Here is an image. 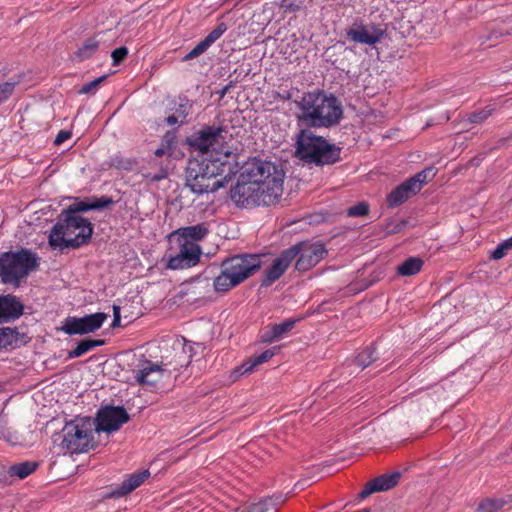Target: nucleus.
Returning <instances> with one entry per match:
<instances>
[{"instance_id": "nucleus-1", "label": "nucleus", "mask_w": 512, "mask_h": 512, "mask_svg": "<svg viewBox=\"0 0 512 512\" xmlns=\"http://www.w3.org/2000/svg\"><path fill=\"white\" fill-rule=\"evenodd\" d=\"M227 133L222 127L205 126L188 139L194 150L207 153L201 160L189 161L187 168V186L192 192L203 194L217 191L239 171L238 154L228 144L223 145Z\"/></svg>"}, {"instance_id": "nucleus-2", "label": "nucleus", "mask_w": 512, "mask_h": 512, "mask_svg": "<svg viewBox=\"0 0 512 512\" xmlns=\"http://www.w3.org/2000/svg\"><path fill=\"white\" fill-rule=\"evenodd\" d=\"M284 178L283 169L274 162L249 159L242 167L231 197L240 207L269 206L282 196Z\"/></svg>"}, {"instance_id": "nucleus-3", "label": "nucleus", "mask_w": 512, "mask_h": 512, "mask_svg": "<svg viewBox=\"0 0 512 512\" xmlns=\"http://www.w3.org/2000/svg\"><path fill=\"white\" fill-rule=\"evenodd\" d=\"M297 106L300 110L298 121L309 128H330L343 117L338 99L320 89L304 93Z\"/></svg>"}, {"instance_id": "nucleus-4", "label": "nucleus", "mask_w": 512, "mask_h": 512, "mask_svg": "<svg viewBox=\"0 0 512 512\" xmlns=\"http://www.w3.org/2000/svg\"><path fill=\"white\" fill-rule=\"evenodd\" d=\"M262 266L258 254L241 253L224 259L213 280L216 292H228L253 276Z\"/></svg>"}, {"instance_id": "nucleus-5", "label": "nucleus", "mask_w": 512, "mask_h": 512, "mask_svg": "<svg viewBox=\"0 0 512 512\" xmlns=\"http://www.w3.org/2000/svg\"><path fill=\"white\" fill-rule=\"evenodd\" d=\"M93 233L91 222L82 216L60 213L58 221L49 233L52 248H79L87 244Z\"/></svg>"}, {"instance_id": "nucleus-6", "label": "nucleus", "mask_w": 512, "mask_h": 512, "mask_svg": "<svg viewBox=\"0 0 512 512\" xmlns=\"http://www.w3.org/2000/svg\"><path fill=\"white\" fill-rule=\"evenodd\" d=\"M341 148L316 135L309 127L296 136L295 156L308 164L331 165L340 160Z\"/></svg>"}, {"instance_id": "nucleus-7", "label": "nucleus", "mask_w": 512, "mask_h": 512, "mask_svg": "<svg viewBox=\"0 0 512 512\" xmlns=\"http://www.w3.org/2000/svg\"><path fill=\"white\" fill-rule=\"evenodd\" d=\"M95 421L91 417H76L66 422L54 443L63 454H79L94 447Z\"/></svg>"}, {"instance_id": "nucleus-8", "label": "nucleus", "mask_w": 512, "mask_h": 512, "mask_svg": "<svg viewBox=\"0 0 512 512\" xmlns=\"http://www.w3.org/2000/svg\"><path fill=\"white\" fill-rule=\"evenodd\" d=\"M38 267V258L28 249L8 251L0 254V280L5 285L15 288L21 281Z\"/></svg>"}, {"instance_id": "nucleus-9", "label": "nucleus", "mask_w": 512, "mask_h": 512, "mask_svg": "<svg viewBox=\"0 0 512 512\" xmlns=\"http://www.w3.org/2000/svg\"><path fill=\"white\" fill-rule=\"evenodd\" d=\"M177 245L169 249L167 267L172 270L185 269L195 266L201 256V248L194 242L174 241Z\"/></svg>"}, {"instance_id": "nucleus-10", "label": "nucleus", "mask_w": 512, "mask_h": 512, "mask_svg": "<svg viewBox=\"0 0 512 512\" xmlns=\"http://www.w3.org/2000/svg\"><path fill=\"white\" fill-rule=\"evenodd\" d=\"M108 315L103 312L88 314L83 317L68 316L64 319L61 330L67 335H84L97 331L106 321Z\"/></svg>"}, {"instance_id": "nucleus-11", "label": "nucleus", "mask_w": 512, "mask_h": 512, "mask_svg": "<svg viewBox=\"0 0 512 512\" xmlns=\"http://www.w3.org/2000/svg\"><path fill=\"white\" fill-rule=\"evenodd\" d=\"M130 417L122 406H105L98 410L95 421V431L114 432L129 421Z\"/></svg>"}, {"instance_id": "nucleus-12", "label": "nucleus", "mask_w": 512, "mask_h": 512, "mask_svg": "<svg viewBox=\"0 0 512 512\" xmlns=\"http://www.w3.org/2000/svg\"><path fill=\"white\" fill-rule=\"evenodd\" d=\"M291 248H296L297 260L295 268L298 271H307L317 265L327 254L325 246L321 243H298Z\"/></svg>"}, {"instance_id": "nucleus-13", "label": "nucleus", "mask_w": 512, "mask_h": 512, "mask_svg": "<svg viewBox=\"0 0 512 512\" xmlns=\"http://www.w3.org/2000/svg\"><path fill=\"white\" fill-rule=\"evenodd\" d=\"M297 257L296 248H288L274 259L269 268L265 270V275L261 280L262 287H268L278 280L288 269L293 260Z\"/></svg>"}, {"instance_id": "nucleus-14", "label": "nucleus", "mask_w": 512, "mask_h": 512, "mask_svg": "<svg viewBox=\"0 0 512 512\" xmlns=\"http://www.w3.org/2000/svg\"><path fill=\"white\" fill-rule=\"evenodd\" d=\"M346 35L355 43L375 45L382 40L384 31L375 26L368 27L362 20H356L346 31Z\"/></svg>"}, {"instance_id": "nucleus-15", "label": "nucleus", "mask_w": 512, "mask_h": 512, "mask_svg": "<svg viewBox=\"0 0 512 512\" xmlns=\"http://www.w3.org/2000/svg\"><path fill=\"white\" fill-rule=\"evenodd\" d=\"M400 478L401 473L396 471L380 475L366 483L364 489L359 494V498L365 499L373 493L388 491L397 486Z\"/></svg>"}, {"instance_id": "nucleus-16", "label": "nucleus", "mask_w": 512, "mask_h": 512, "mask_svg": "<svg viewBox=\"0 0 512 512\" xmlns=\"http://www.w3.org/2000/svg\"><path fill=\"white\" fill-rule=\"evenodd\" d=\"M24 305L13 294L0 295V323H8L20 318Z\"/></svg>"}, {"instance_id": "nucleus-17", "label": "nucleus", "mask_w": 512, "mask_h": 512, "mask_svg": "<svg viewBox=\"0 0 512 512\" xmlns=\"http://www.w3.org/2000/svg\"><path fill=\"white\" fill-rule=\"evenodd\" d=\"M228 27L224 22L217 24V26L201 40L189 53H187L183 60L189 61L205 53L226 31Z\"/></svg>"}, {"instance_id": "nucleus-18", "label": "nucleus", "mask_w": 512, "mask_h": 512, "mask_svg": "<svg viewBox=\"0 0 512 512\" xmlns=\"http://www.w3.org/2000/svg\"><path fill=\"white\" fill-rule=\"evenodd\" d=\"M150 472L144 470L130 474L118 487L114 488L107 495L108 498H121L138 488L148 477Z\"/></svg>"}, {"instance_id": "nucleus-19", "label": "nucleus", "mask_w": 512, "mask_h": 512, "mask_svg": "<svg viewBox=\"0 0 512 512\" xmlns=\"http://www.w3.org/2000/svg\"><path fill=\"white\" fill-rule=\"evenodd\" d=\"M209 230L204 223L179 228L170 235V241L194 242L202 240Z\"/></svg>"}, {"instance_id": "nucleus-20", "label": "nucleus", "mask_w": 512, "mask_h": 512, "mask_svg": "<svg viewBox=\"0 0 512 512\" xmlns=\"http://www.w3.org/2000/svg\"><path fill=\"white\" fill-rule=\"evenodd\" d=\"M113 203L112 198L108 196H101L100 198H92L84 201L77 202L70 205L67 209L61 213L69 214L71 216H79L78 213L89 210H99L108 207Z\"/></svg>"}, {"instance_id": "nucleus-21", "label": "nucleus", "mask_w": 512, "mask_h": 512, "mask_svg": "<svg viewBox=\"0 0 512 512\" xmlns=\"http://www.w3.org/2000/svg\"><path fill=\"white\" fill-rule=\"evenodd\" d=\"M162 376V369L159 365L145 361L142 367L135 372V379L142 386L153 387Z\"/></svg>"}, {"instance_id": "nucleus-22", "label": "nucleus", "mask_w": 512, "mask_h": 512, "mask_svg": "<svg viewBox=\"0 0 512 512\" xmlns=\"http://www.w3.org/2000/svg\"><path fill=\"white\" fill-rule=\"evenodd\" d=\"M417 194L416 190L406 179L403 183L394 188L386 198L389 208H396Z\"/></svg>"}, {"instance_id": "nucleus-23", "label": "nucleus", "mask_w": 512, "mask_h": 512, "mask_svg": "<svg viewBox=\"0 0 512 512\" xmlns=\"http://www.w3.org/2000/svg\"><path fill=\"white\" fill-rule=\"evenodd\" d=\"M296 320L287 319L279 324L266 327L261 335L263 342L272 343L284 338L295 326Z\"/></svg>"}, {"instance_id": "nucleus-24", "label": "nucleus", "mask_w": 512, "mask_h": 512, "mask_svg": "<svg viewBox=\"0 0 512 512\" xmlns=\"http://www.w3.org/2000/svg\"><path fill=\"white\" fill-rule=\"evenodd\" d=\"M25 342V334H21L17 328H0V349H16Z\"/></svg>"}, {"instance_id": "nucleus-25", "label": "nucleus", "mask_w": 512, "mask_h": 512, "mask_svg": "<svg viewBox=\"0 0 512 512\" xmlns=\"http://www.w3.org/2000/svg\"><path fill=\"white\" fill-rule=\"evenodd\" d=\"M274 349H267L259 355L252 356L249 360L240 365L235 372L240 374H249L254 368L270 360L274 356Z\"/></svg>"}, {"instance_id": "nucleus-26", "label": "nucleus", "mask_w": 512, "mask_h": 512, "mask_svg": "<svg viewBox=\"0 0 512 512\" xmlns=\"http://www.w3.org/2000/svg\"><path fill=\"white\" fill-rule=\"evenodd\" d=\"M436 173L437 170L434 167H427L407 180L416 192L419 193L425 184L433 180Z\"/></svg>"}, {"instance_id": "nucleus-27", "label": "nucleus", "mask_w": 512, "mask_h": 512, "mask_svg": "<svg viewBox=\"0 0 512 512\" xmlns=\"http://www.w3.org/2000/svg\"><path fill=\"white\" fill-rule=\"evenodd\" d=\"M424 265L420 257H409L397 267V273L401 276H414L418 274Z\"/></svg>"}, {"instance_id": "nucleus-28", "label": "nucleus", "mask_w": 512, "mask_h": 512, "mask_svg": "<svg viewBox=\"0 0 512 512\" xmlns=\"http://www.w3.org/2000/svg\"><path fill=\"white\" fill-rule=\"evenodd\" d=\"M105 341L102 339H83L81 340L77 346L68 352V358L74 359L82 356L83 354L89 352L95 347L104 345Z\"/></svg>"}, {"instance_id": "nucleus-29", "label": "nucleus", "mask_w": 512, "mask_h": 512, "mask_svg": "<svg viewBox=\"0 0 512 512\" xmlns=\"http://www.w3.org/2000/svg\"><path fill=\"white\" fill-rule=\"evenodd\" d=\"M100 42L96 37L89 38L84 41L82 46L75 52L78 61H84L92 57L98 50Z\"/></svg>"}, {"instance_id": "nucleus-30", "label": "nucleus", "mask_w": 512, "mask_h": 512, "mask_svg": "<svg viewBox=\"0 0 512 512\" xmlns=\"http://www.w3.org/2000/svg\"><path fill=\"white\" fill-rule=\"evenodd\" d=\"M38 467L36 462L25 461L19 464L12 465L8 469V474L10 476H16L19 479H24L32 474Z\"/></svg>"}, {"instance_id": "nucleus-31", "label": "nucleus", "mask_w": 512, "mask_h": 512, "mask_svg": "<svg viewBox=\"0 0 512 512\" xmlns=\"http://www.w3.org/2000/svg\"><path fill=\"white\" fill-rule=\"evenodd\" d=\"M378 358L376 354V350L374 347H366L364 350H362L355 358V363L361 367L366 368L371 363L376 361Z\"/></svg>"}, {"instance_id": "nucleus-32", "label": "nucleus", "mask_w": 512, "mask_h": 512, "mask_svg": "<svg viewBox=\"0 0 512 512\" xmlns=\"http://www.w3.org/2000/svg\"><path fill=\"white\" fill-rule=\"evenodd\" d=\"M21 82V75L16 79H11L6 82L0 83V105L5 103L14 93L17 85Z\"/></svg>"}, {"instance_id": "nucleus-33", "label": "nucleus", "mask_w": 512, "mask_h": 512, "mask_svg": "<svg viewBox=\"0 0 512 512\" xmlns=\"http://www.w3.org/2000/svg\"><path fill=\"white\" fill-rule=\"evenodd\" d=\"M506 503L503 499L486 498L479 503L477 512H498Z\"/></svg>"}, {"instance_id": "nucleus-34", "label": "nucleus", "mask_w": 512, "mask_h": 512, "mask_svg": "<svg viewBox=\"0 0 512 512\" xmlns=\"http://www.w3.org/2000/svg\"><path fill=\"white\" fill-rule=\"evenodd\" d=\"M492 111V108L486 107L478 112L471 113L468 116V122L472 124H480L491 116Z\"/></svg>"}, {"instance_id": "nucleus-35", "label": "nucleus", "mask_w": 512, "mask_h": 512, "mask_svg": "<svg viewBox=\"0 0 512 512\" xmlns=\"http://www.w3.org/2000/svg\"><path fill=\"white\" fill-rule=\"evenodd\" d=\"M369 213V204L366 202H359L354 206H351L347 210V215L349 217H362L366 216Z\"/></svg>"}, {"instance_id": "nucleus-36", "label": "nucleus", "mask_w": 512, "mask_h": 512, "mask_svg": "<svg viewBox=\"0 0 512 512\" xmlns=\"http://www.w3.org/2000/svg\"><path fill=\"white\" fill-rule=\"evenodd\" d=\"M106 79V76H100L86 84L79 90L80 94H94L99 88L100 84Z\"/></svg>"}, {"instance_id": "nucleus-37", "label": "nucleus", "mask_w": 512, "mask_h": 512, "mask_svg": "<svg viewBox=\"0 0 512 512\" xmlns=\"http://www.w3.org/2000/svg\"><path fill=\"white\" fill-rule=\"evenodd\" d=\"M175 143H176L175 133L172 131H168L165 133V135L162 138L161 146L165 147L168 151H170L172 153L174 150Z\"/></svg>"}, {"instance_id": "nucleus-38", "label": "nucleus", "mask_w": 512, "mask_h": 512, "mask_svg": "<svg viewBox=\"0 0 512 512\" xmlns=\"http://www.w3.org/2000/svg\"><path fill=\"white\" fill-rule=\"evenodd\" d=\"M128 55V49L125 46H121L113 50L111 57L113 65H119Z\"/></svg>"}, {"instance_id": "nucleus-39", "label": "nucleus", "mask_w": 512, "mask_h": 512, "mask_svg": "<svg viewBox=\"0 0 512 512\" xmlns=\"http://www.w3.org/2000/svg\"><path fill=\"white\" fill-rule=\"evenodd\" d=\"M191 109V105L186 101L185 103H180L175 109L174 114L180 119L186 122V118L189 115Z\"/></svg>"}, {"instance_id": "nucleus-40", "label": "nucleus", "mask_w": 512, "mask_h": 512, "mask_svg": "<svg viewBox=\"0 0 512 512\" xmlns=\"http://www.w3.org/2000/svg\"><path fill=\"white\" fill-rule=\"evenodd\" d=\"M281 8L284 9V12L295 13L300 10L301 6L292 0H283Z\"/></svg>"}, {"instance_id": "nucleus-41", "label": "nucleus", "mask_w": 512, "mask_h": 512, "mask_svg": "<svg viewBox=\"0 0 512 512\" xmlns=\"http://www.w3.org/2000/svg\"><path fill=\"white\" fill-rule=\"evenodd\" d=\"M269 502L267 500L259 501L252 504L247 512H266L268 510Z\"/></svg>"}, {"instance_id": "nucleus-42", "label": "nucleus", "mask_w": 512, "mask_h": 512, "mask_svg": "<svg viewBox=\"0 0 512 512\" xmlns=\"http://www.w3.org/2000/svg\"><path fill=\"white\" fill-rule=\"evenodd\" d=\"M507 251H508V249L504 246L503 243H501L492 252L491 258L494 259V260H499V259L503 258L506 255Z\"/></svg>"}, {"instance_id": "nucleus-43", "label": "nucleus", "mask_w": 512, "mask_h": 512, "mask_svg": "<svg viewBox=\"0 0 512 512\" xmlns=\"http://www.w3.org/2000/svg\"><path fill=\"white\" fill-rule=\"evenodd\" d=\"M71 136H72V134H71L70 131L60 130L59 133L57 134L55 140H54V144L55 145H61L62 143H64L68 139H70Z\"/></svg>"}, {"instance_id": "nucleus-44", "label": "nucleus", "mask_w": 512, "mask_h": 512, "mask_svg": "<svg viewBox=\"0 0 512 512\" xmlns=\"http://www.w3.org/2000/svg\"><path fill=\"white\" fill-rule=\"evenodd\" d=\"M121 315H120V307L117 305H113V321L112 327L115 328L120 325Z\"/></svg>"}, {"instance_id": "nucleus-45", "label": "nucleus", "mask_w": 512, "mask_h": 512, "mask_svg": "<svg viewBox=\"0 0 512 512\" xmlns=\"http://www.w3.org/2000/svg\"><path fill=\"white\" fill-rule=\"evenodd\" d=\"M166 123L169 125V126H174L176 124H184L185 122L183 120H180L176 114H172V115H169L167 118H166Z\"/></svg>"}, {"instance_id": "nucleus-46", "label": "nucleus", "mask_w": 512, "mask_h": 512, "mask_svg": "<svg viewBox=\"0 0 512 512\" xmlns=\"http://www.w3.org/2000/svg\"><path fill=\"white\" fill-rule=\"evenodd\" d=\"M166 153L171 154L170 151H168L165 147H162V146L159 147L158 149H156L155 152H154L156 157H162Z\"/></svg>"}, {"instance_id": "nucleus-47", "label": "nucleus", "mask_w": 512, "mask_h": 512, "mask_svg": "<svg viewBox=\"0 0 512 512\" xmlns=\"http://www.w3.org/2000/svg\"><path fill=\"white\" fill-rule=\"evenodd\" d=\"M504 244V246L510 250L512 249V236L508 239H506L504 242H502Z\"/></svg>"}]
</instances>
